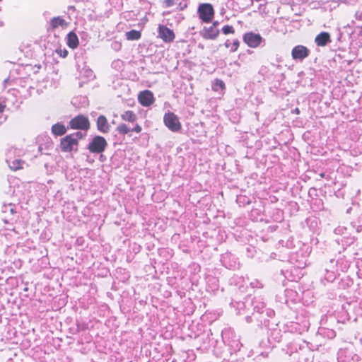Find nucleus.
I'll list each match as a JSON object with an SVG mask.
<instances>
[{
    "label": "nucleus",
    "instance_id": "obj_1",
    "mask_svg": "<svg viewBox=\"0 0 362 362\" xmlns=\"http://www.w3.org/2000/svg\"><path fill=\"white\" fill-rule=\"evenodd\" d=\"M82 137L81 132L66 136L61 140V148L63 151L69 152L72 151L74 146L78 144V141Z\"/></svg>",
    "mask_w": 362,
    "mask_h": 362
},
{
    "label": "nucleus",
    "instance_id": "obj_2",
    "mask_svg": "<svg viewBox=\"0 0 362 362\" xmlns=\"http://www.w3.org/2000/svg\"><path fill=\"white\" fill-rule=\"evenodd\" d=\"M107 146L105 139L101 136H94L89 142L87 148L93 153H100L103 152Z\"/></svg>",
    "mask_w": 362,
    "mask_h": 362
},
{
    "label": "nucleus",
    "instance_id": "obj_3",
    "mask_svg": "<svg viewBox=\"0 0 362 362\" xmlns=\"http://www.w3.org/2000/svg\"><path fill=\"white\" fill-rule=\"evenodd\" d=\"M163 121L165 126L172 132H177L181 129V124L177 115L168 112L164 115Z\"/></svg>",
    "mask_w": 362,
    "mask_h": 362
},
{
    "label": "nucleus",
    "instance_id": "obj_4",
    "mask_svg": "<svg viewBox=\"0 0 362 362\" xmlns=\"http://www.w3.org/2000/svg\"><path fill=\"white\" fill-rule=\"evenodd\" d=\"M70 127L73 129L87 130L90 127L88 117L83 115H78L69 122Z\"/></svg>",
    "mask_w": 362,
    "mask_h": 362
},
{
    "label": "nucleus",
    "instance_id": "obj_5",
    "mask_svg": "<svg viewBox=\"0 0 362 362\" xmlns=\"http://www.w3.org/2000/svg\"><path fill=\"white\" fill-rule=\"evenodd\" d=\"M200 18L204 22H209L214 16V8L210 4H202L199 6Z\"/></svg>",
    "mask_w": 362,
    "mask_h": 362
},
{
    "label": "nucleus",
    "instance_id": "obj_6",
    "mask_svg": "<svg viewBox=\"0 0 362 362\" xmlns=\"http://www.w3.org/2000/svg\"><path fill=\"white\" fill-rule=\"evenodd\" d=\"M243 40L249 47L256 48L260 45L262 37L259 34L251 32L244 35Z\"/></svg>",
    "mask_w": 362,
    "mask_h": 362
},
{
    "label": "nucleus",
    "instance_id": "obj_7",
    "mask_svg": "<svg viewBox=\"0 0 362 362\" xmlns=\"http://www.w3.org/2000/svg\"><path fill=\"white\" fill-rule=\"evenodd\" d=\"M218 24V23L216 21L209 28H204L201 32L202 36L205 39H215L219 34V30L216 28Z\"/></svg>",
    "mask_w": 362,
    "mask_h": 362
},
{
    "label": "nucleus",
    "instance_id": "obj_8",
    "mask_svg": "<svg viewBox=\"0 0 362 362\" xmlns=\"http://www.w3.org/2000/svg\"><path fill=\"white\" fill-rule=\"evenodd\" d=\"M138 100L141 105L145 107L150 106L154 101L153 93L148 90L141 91L138 95Z\"/></svg>",
    "mask_w": 362,
    "mask_h": 362
},
{
    "label": "nucleus",
    "instance_id": "obj_9",
    "mask_svg": "<svg viewBox=\"0 0 362 362\" xmlns=\"http://www.w3.org/2000/svg\"><path fill=\"white\" fill-rule=\"evenodd\" d=\"M159 37L162 38L165 42H170L174 39L173 32L165 26H159Z\"/></svg>",
    "mask_w": 362,
    "mask_h": 362
},
{
    "label": "nucleus",
    "instance_id": "obj_10",
    "mask_svg": "<svg viewBox=\"0 0 362 362\" xmlns=\"http://www.w3.org/2000/svg\"><path fill=\"white\" fill-rule=\"evenodd\" d=\"M98 130L102 133H107L110 129L107 118L104 115H100L97 119Z\"/></svg>",
    "mask_w": 362,
    "mask_h": 362
},
{
    "label": "nucleus",
    "instance_id": "obj_11",
    "mask_svg": "<svg viewBox=\"0 0 362 362\" xmlns=\"http://www.w3.org/2000/svg\"><path fill=\"white\" fill-rule=\"evenodd\" d=\"M308 50L305 47L296 46L292 51V56L296 59H301L308 55Z\"/></svg>",
    "mask_w": 362,
    "mask_h": 362
},
{
    "label": "nucleus",
    "instance_id": "obj_12",
    "mask_svg": "<svg viewBox=\"0 0 362 362\" xmlns=\"http://www.w3.org/2000/svg\"><path fill=\"white\" fill-rule=\"evenodd\" d=\"M329 42H330V35L326 32L320 33L315 37V42L318 46H325Z\"/></svg>",
    "mask_w": 362,
    "mask_h": 362
},
{
    "label": "nucleus",
    "instance_id": "obj_13",
    "mask_svg": "<svg viewBox=\"0 0 362 362\" xmlns=\"http://www.w3.org/2000/svg\"><path fill=\"white\" fill-rule=\"evenodd\" d=\"M67 45L71 49H75L78 45V38L74 32L67 35Z\"/></svg>",
    "mask_w": 362,
    "mask_h": 362
},
{
    "label": "nucleus",
    "instance_id": "obj_14",
    "mask_svg": "<svg viewBox=\"0 0 362 362\" xmlns=\"http://www.w3.org/2000/svg\"><path fill=\"white\" fill-rule=\"evenodd\" d=\"M66 132V127L61 123H57L52 127V133L56 136H62Z\"/></svg>",
    "mask_w": 362,
    "mask_h": 362
},
{
    "label": "nucleus",
    "instance_id": "obj_15",
    "mask_svg": "<svg viewBox=\"0 0 362 362\" xmlns=\"http://www.w3.org/2000/svg\"><path fill=\"white\" fill-rule=\"evenodd\" d=\"M211 88L214 91H221V93L223 94L226 86L223 81L220 79H216L212 82Z\"/></svg>",
    "mask_w": 362,
    "mask_h": 362
},
{
    "label": "nucleus",
    "instance_id": "obj_16",
    "mask_svg": "<svg viewBox=\"0 0 362 362\" xmlns=\"http://www.w3.org/2000/svg\"><path fill=\"white\" fill-rule=\"evenodd\" d=\"M7 162L9 168L13 171L23 168V165L25 164V162L21 159H15L11 161L8 160Z\"/></svg>",
    "mask_w": 362,
    "mask_h": 362
},
{
    "label": "nucleus",
    "instance_id": "obj_17",
    "mask_svg": "<svg viewBox=\"0 0 362 362\" xmlns=\"http://www.w3.org/2000/svg\"><path fill=\"white\" fill-rule=\"evenodd\" d=\"M121 118L124 121L133 122L136 119V116L132 111L127 110L121 115Z\"/></svg>",
    "mask_w": 362,
    "mask_h": 362
},
{
    "label": "nucleus",
    "instance_id": "obj_18",
    "mask_svg": "<svg viewBox=\"0 0 362 362\" xmlns=\"http://www.w3.org/2000/svg\"><path fill=\"white\" fill-rule=\"evenodd\" d=\"M51 25L53 28H56L58 27L65 28L67 25V23L65 22L64 19L60 17L54 18L51 21Z\"/></svg>",
    "mask_w": 362,
    "mask_h": 362
},
{
    "label": "nucleus",
    "instance_id": "obj_19",
    "mask_svg": "<svg viewBox=\"0 0 362 362\" xmlns=\"http://www.w3.org/2000/svg\"><path fill=\"white\" fill-rule=\"evenodd\" d=\"M126 37L128 40H136L141 37V33L136 30L126 33Z\"/></svg>",
    "mask_w": 362,
    "mask_h": 362
},
{
    "label": "nucleus",
    "instance_id": "obj_20",
    "mask_svg": "<svg viewBox=\"0 0 362 362\" xmlns=\"http://www.w3.org/2000/svg\"><path fill=\"white\" fill-rule=\"evenodd\" d=\"M117 131L119 134H125L129 133L130 132V129L125 124H119L117 127Z\"/></svg>",
    "mask_w": 362,
    "mask_h": 362
},
{
    "label": "nucleus",
    "instance_id": "obj_21",
    "mask_svg": "<svg viewBox=\"0 0 362 362\" xmlns=\"http://www.w3.org/2000/svg\"><path fill=\"white\" fill-rule=\"evenodd\" d=\"M2 211L4 213H10L11 214H14L16 213L14 206L11 204H4L2 208Z\"/></svg>",
    "mask_w": 362,
    "mask_h": 362
},
{
    "label": "nucleus",
    "instance_id": "obj_22",
    "mask_svg": "<svg viewBox=\"0 0 362 362\" xmlns=\"http://www.w3.org/2000/svg\"><path fill=\"white\" fill-rule=\"evenodd\" d=\"M226 47L228 48H230L231 51L235 52L239 47V41L238 40H234L231 46L227 42L226 43Z\"/></svg>",
    "mask_w": 362,
    "mask_h": 362
},
{
    "label": "nucleus",
    "instance_id": "obj_23",
    "mask_svg": "<svg viewBox=\"0 0 362 362\" xmlns=\"http://www.w3.org/2000/svg\"><path fill=\"white\" fill-rule=\"evenodd\" d=\"M223 30V33L225 34V35H227V34H229V33H234V30L232 26H230V25H226L222 29Z\"/></svg>",
    "mask_w": 362,
    "mask_h": 362
},
{
    "label": "nucleus",
    "instance_id": "obj_24",
    "mask_svg": "<svg viewBox=\"0 0 362 362\" xmlns=\"http://www.w3.org/2000/svg\"><path fill=\"white\" fill-rule=\"evenodd\" d=\"M56 52L62 57H66L67 56L68 52L65 49H59L56 50Z\"/></svg>",
    "mask_w": 362,
    "mask_h": 362
},
{
    "label": "nucleus",
    "instance_id": "obj_25",
    "mask_svg": "<svg viewBox=\"0 0 362 362\" xmlns=\"http://www.w3.org/2000/svg\"><path fill=\"white\" fill-rule=\"evenodd\" d=\"M84 71V73L88 76V77H93V71L91 69H83Z\"/></svg>",
    "mask_w": 362,
    "mask_h": 362
},
{
    "label": "nucleus",
    "instance_id": "obj_26",
    "mask_svg": "<svg viewBox=\"0 0 362 362\" xmlns=\"http://www.w3.org/2000/svg\"><path fill=\"white\" fill-rule=\"evenodd\" d=\"M132 130L136 133H139L141 131V127L140 125L136 124Z\"/></svg>",
    "mask_w": 362,
    "mask_h": 362
},
{
    "label": "nucleus",
    "instance_id": "obj_27",
    "mask_svg": "<svg viewBox=\"0 0 362 362\" xmlns=\"http://www.w3.org/2000/svg\"><path fill=\"white\" fill-rule=\"evenodd\" d=\"M164 3L166 6L169 7L173 4V0H165Z\"/></svg>",
    "mask_w": 362,
    "mask_h": 362
},
{
    "label": "nucleus",
    "instance_id": "obj_28",
    "mask_svg": "<svg viewBox=\"0 0 362 362\" xmlns=\"http://www.w3.org/2000/svg\"><path fill=\"white\" fill-rule=\"evenodd\" d=\"M6 107V105L0 103V114L2 113Z\"/></svg>",
    "mask_w": 362,
    "mask_h": 362
},
{
    "label": "nucleus",
    "instance_id": "obj_29",
    "mask_svg": "<svg viewBox=\"0 0 362 362\" xmlns=\"http://www.w3.org/2000/svg\"><path fill=\"white\" fill-rule=\"evenodd\" d=\"M294 111H295V112H296V114H299V112H300V110H299V109H298V108H296Z\"/></svg>",
    "mask_w": 362,
    "mask_h": 362
},
{
    "label": "nucleus",
    "instance_id": "obj_30",
    "mask_svg": "<svg viewBox=\"0 0 362 362\" xmlns=\"http://www.w3.org/2000/svg\"><path fill=\"white\" fill-rule=\"evenodd\" d=\"M256 1H259L260 0H255Z\"/></svg>",
    "mask_w": 362,
    "mask_h": 362
}]
</instances>
